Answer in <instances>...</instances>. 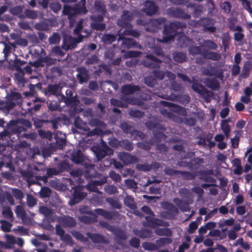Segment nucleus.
<instances>
[{"instance_id":"1","label":"nucleus","mask_w":252,"mask_h":252,"mask_svg":"<svg viewBox=\"0 0 252 252\" xmlns=\"http://www.w3.org/2000/svg\"><path fill=\"white\" fill-rule=\"evenodd\" d=\"M31 168V171H25L23 173V177L27 179L28 183L30 185L35 184L38 180L43 181L46 171L45 164L37 163L33 165Z\"/></svg>"},{"instance_id":"2","label":"nucleus","mask_w":252,"mask_h":252,"mask_svg":"<svg viewBox=\"0 0 252 252\" xmlns=\"http://www.w3.org/2000/svg\"><path fill=\"white\" fill-rule=\"evenodd\" d=\"M162 61L152 54H148L142 61L143 65L148 68L155 69L153 71L154 76L159 79L162 80L165 76L164 71L159 70L160 63Z\"/></svg>"},{"instance_id":"3","label":"nucleus","mask_w":252,"mask_h":252,"mask_svg":"<svg viewBox=\"0 0 252 252\" xmlns=\"http://www.w3.org/2000/svg\"><path fill=\"white\" fill-rule=\"evenodd\" d=\"M86 7V1H80L76 3L74 6L64 5L63 13L68 16L70 24H73L78 14H86L87 12Z\"/></svg>"},{"instance_id":"4","label":"nucleus","mask_w":252,"mask_h":252,"mask_svg":"<svg viewBox=\"0 0 252 252\" xmlns=\"http://www.w3.org/2000/svg\"><path fill=\"white\" fill-rule=\"evenodd\" d=\"M186 27L187 24L185 23L178 21L165 25L163 31V33L165 35L164 40L166 42L172 40L177 32L182 31Z\"/></svg>"},{"instance_id":"5","label":"nucleus","mask_w":252,"mask_h":252,"mask_svg":"<svg viewBox=\"0 0 252 252\" xmlns=\"http://www.w3.org/2000/svg\"><path fill=\"white\" fill-rule=\"evenodd\" d=\"M98 161L101 160L106 156H110L114 154L113 150L111 149L107 143L103 140L98 144L94 145L91 148Z\"/></svg>"},{"instance_id":"6","label":"nucleus","mask_w":252,"mask_h":252,"mask_svg":"<svg viewBox=\"0 0 252 252\" xmlns=\"http://www.w3.org/2000/svg\"><path fill=\"white\" fill-rule=\"evenodd\" d=\"M189 54L192 56L201 55L203 59L211 60L214 61H219L221 59V55L215 52L208 50L201 51V46H190L188 49Z\"/></svg>"},{"instance_id":"7","label":"nucleus","mask_w":252,"mask_h":252,"mask_svg":"<svg viewBox=\"0 0 252 252\" xmlns=\"http://www.w3.org/2000/svg\"><path fill=\"white\" fill-rule=\"evenodd\" d=\"M81 41L82 39L81 37L77 36V38H76L70 35L65 34L63 36L62 48L65 51L73 49L77 46L78 43Z\"/></svg>"},{"instance_id":"8","label":"nucleus","mask_w":252,"mask_h":252,"mask_svg":"<svg viewBox=\"0 0 252 252\" xmlns=\"http://www.w3.org/2000/svg\"><path fill=\"white\" fill-rule=\"evenodd\" d=\"M90 19L92 21V22L90 24V27L92 29L99 31L105 30L106 25L103 23L104 17L103 15H92L90 17Z\"/></svg>"},{"instance_id":"9","label":"nucleus","mask_w":252,"mask_h":252,"mask_svg":"<svg viewBox=\"0 0 252 252\" xmlns=\"http://www.w3.org/2000/svg\"><path fill=\"white\" fill-rule=\"evenodd\" d=\"M153 216H146L145 219V222H144L143 224L145 226L150 227L152 228H156L157 226H163L168 227L169 226V223L167 221H163L161 220L155 218Z\"/></svg>"},{"instance_id":"10","label":"nucleus","mask_w":252,"mask_h":252,"mask_svg":"<svg viewBox=\"0 0 252 252\" xmlns=\"http://www.w3.org/2000/svg\"><path fill=\"white\" fill-rule=\"evenodd\" d=\"M122 40L121 45L122 53L125 52V49L140 48V45L133 39L131 38H126L123 35H119L118 41Z\"/></svg>"},{"instance_id":"11","label":"nucleus","mask_w":252,"mask_h":252,"mask_svg":"<svg viewBox=\"0 0 252 252\" xmlns=\"http://www.w3.org/2000/svg\"><path fill=\"white\" fill-rule=\"evenodd\" d=\"M83 21L80 19L74 29L73 33L78 37H81L82 41L84 38H87L91 35L92 30L85 29L83 26Z\"/></svg>"},{"instance_id":"12","label":"nucleus","mask_w":252,"mask_h":252,"mask_svg":"<svg viewBox=\"0 0 252 252\" xmlns=\"http://www.w3.org/2000/svg\"><path fill=\"white\" fill-rule=\"evenodd\" d=\"M71 188L74 189V191L73 197L70 200L69 204L71 206H73L83 200L87 196V193L83 191V189L80 187L76 186Z\"/></svg>"},{"instance_id":"13","label":"nucleus","mask_w":252,"mask_h":252,"mask_svg":"<svg viewBox=\"0 0 252 252\" xmlns=\"http://www.w3.org/2000/svg\"><path fill=\"white\" fill-rule=\"evenodd\" d=\"M167 14L174 18L186 19H189L190 15L186 12L181 8L179 7H170L167 9Z\"/></svg>"},{"instance_id":"14","label":"nucleus","mask_w":252,"mask_h":252,"mask_svg":"<svg viewBox=\"0 0 252 252\" xmlns=\"http://www.w3.org/2000/svg\"><path fill=\"white\" fill-rule=\"evenodd\" d=\"M198 23L203 27V31L205 32L214 33L216 32V28L214 26V21L212 18L208 17L201 18L198 21Z\"/></svg>"},{"instance_id":"15","label":"nucleus","mask_w":252,"mask_h":252,"mask_svg":"<svg viewBox=\"0 0 252 252\" xmlns=\"http://www.w3.org/2000/svg\"><path fill=\"white\" fill-rule=\"evenodd\" d=\"M111 232L114 235V240L117 244L124 247L123 240H126L127 239L126 233L122 229L115 226L111 231Z\"/></svg>"},{"instance_id":"16","label":"nucleus","mask_w":252,"mask_h":252,"mask_svg":"<svg viewBox=\"0 0 252 252\" xmlns=\"http://www.w3.org/2000/svg\"><path fill=\"white\" fill-rule=\"evenodd\" d=\"M134 19V15L128 10H124L121 16V19L117 21V25L122 27H130V22Z\"/></svg>"},{"instance_id":"17","label":"nucleus","mask_w":252,"mask_h":252,"mask_svg":"<svg viewBox=\"0 0 252 252\" xmlns=\"http://www.w3.org/2000/svg\"><path fill=\"white\" fill-rule=\"evenodd\" d=\"M199 179L205 182L216 184V179L211 176L214 175V171L212 169H208L199 171Z\"/></svg>"},{"instance_id":"18","label":"nucleus","mask_w":252,"mask_h":252,"mask_svg":"<svg viewBox=\"0 0 252 252\" xmlns=\"http://www.w3.org/2000/svg\"><path fill=\"white\" fill-rule=\"evenodd\" d=\"M6 127L10 130L13 134H19L22 132L25 131L26 129L22 125H19L17 120H11L7 125Z\"/></svg>"},{"instance_id":"19","label":"nucleus","mask_w":252,"mask_h":252,"mask_svg":"<svg viewBox=\"0 0 252 252\" xmlns=\"http://www.w3.org/2000/svg\"><path fill=\"white\" fill-rule=\"evenodd\" d=\"M118 157L124 164L126 165L135 163L139 161L138 158L137 157L126 152L120 153Z\"/></svg>"},{"instance_id":"20","label":"nucleus","mask_w":252,"mask_h":252,"mask_svg":"<svg viewBox=\"0 0 252 252\" xmlns=\"http://www.w3.org/2000/svg\"><path fill=\"white\" fill-rule=\"evenodd\" d=\"M76 71L78 72L76 77L80 84H82L87 83L89 81L90 79L89 71L85 67H78L76 69Z\"/></svg>"},{"instance_id":"21","label":"nucleus","mask_w":252,"mask_h":252,"mask_svg":"<svg viewBox=\"0 0 252 252\" xmlns=\"http://www.w3.org/2000/svg\"><path fill=\"white\" fill-rule=\"evenodd\" d=\"M86 234L88 237L94 243L108 244L109 243V240L103 235L98 233H92L90 232H87Z\"/></svg>"},{"instance_id":"22","label":"nucleus","mask_w":252,"mask_h":252,"mask_svg":"<svg viewBox=\"0 0 252 252\" xmlns=\"http://www.w3.org/2000/svg\"><path fill=\"white\" fill-rule=\"evenodd\" d=\"M144 1L143 11L149 16L155 14L158 10V7L155 4L154 1Z\"/></svg>"},{"instance_id":"23","label":"nucleus","mask_w":252,"mask_h":252,"mask_svg":"<svg viewBox=\"0 0 252 252\" xmlns=\"http://www.w3.org/2000/svg\"><path fill=\"white\" fill-rule=\"evenodd\" d=\"M140 91V87L139 86L132 84L124 85L121 88V92L124 95L133 94Z\"/></svg>"},{"instance_id":"24","label":"nucleus","mask_w":252,"mask_h":252,"mask_svg":"<svg viewBox=\"0 0 252 252\" xmlns=\"http://www.w3.org/2000/svg\"><path fill=\"white\" fill-rule=\"evenodd\" d=\"M59 222L64 227H73L76 226L75 220L69 216H64L59 220Z\"/></svg>"},{"instance_id":"25","label":"nucleus","mask_w":252,"mask_h":252,"mask_svg":"<svg viewBox=\"0 0 252 252\" xmlns=\"http://www.w3.org/2000/svg\"><path fill=\"white\" fill-rule=\"evenodd\" d=\"M174 202L177 207L183 212H188L189 210V204L193 202H190L189 201L182 200L181 199L176 198L174 199Z\"/></svg>"},{"instance_id":"26","label":"nucleus","mask_w":252,"mask_h":252,"mask_svg":"<svg viewBox=\"0 0 252 252\" xmlns=\"http://www.w3.org/2000/svg\"><path fill=\"white\" fill-rule=\"evenodd\" d=\"M178 192L184 200L189 201L190 202H193L194 195L191 191V189L190 190L186 188H182L179 189Z\"/></svg>"},{"instance_id":"27","label":"nucleus","mask_w":252,"mask_h":252,"mask_svg":"<svg viewBox=\"0 0 252 252\" xmlns=\"http://www.w3.org/2000/svg\"><path fill=\"white\" fill-rule=\"evenodd\" d=\"M71 158L73 162L79 164L83 162L84 157L81 150H74L71 154Z\"/></svg>"},{"instance_id":"28","label":"nucleus","mask_w":252,"mask_h":252,"mask_svg":"<svg viewBox=\"0 0 252 252\" xmlns=\"http://www.w3.org/2000/svg\"><path fill=\"white\" fill-rule=\"evenodd\" d=\"M206 86L212 90H218L220 88L219 82L216 78H206L204 80Z\"/></svg>"},{"instance_id":"29","label":"nucleus","mask_w":252,"mask_h":252,"mask_svg":"<svg viewBox=\"0 0 252 252\" xmlns=\"http://www.w3.org/2000/svg\"><path fill=\"white\" fill-rule=\"evenodd\" d=\"M159 164L158 162H153L151 165L146 163L138 164L136 165V168L139 171L147 172L150 171L153 167L154 168L158 169L159 167Z\"/></svg>"},{"instance_id":"30","label":"nucleus","mask_w":252,"mask_h":252,"mask_svg":"<svg viewBox=\"0 0 252 252\" xmlns=\"http://www.w3.org/2000/svg\"><path fill=\"white\" fill-rule=\"evenodd\" d=\"M252 69L251 62L250 61L246 62L244 64L240 77L243 79L247 78L250 75Z\"/></svg>"},{"instance_id":"31","label":"nucleus","mask_w":252,"mask_h":252,"mask_svg":"<svg viewBox=\"0 0 252 252\" xmlns=\"http://www.w3.org/2000/svg\"><path fill=\"white\" fill-rule=\"evenodd\" d=\"M94 212L98 215L101 216L107 220H111L114 218L113 213L103 209L98 208L94 210Z\"/></svg>"},{"instance_id":"32","label":"nucleus","mask_w":252,"mask_h":252,"mask_svg":"<svg viewBox=\"0 0 252 252\" xmlns=\"http://www.w3.org/2000/svg\"><path fill=\"white\" fill-rule=\"evenodd\" d=\"M72 166L65 160L60 162L57 164V168L60 174L64 172H68L71 170Z\"/></svg>"},{"instance_id":"33","label":"nucleus","mask_w":252,"mask_h":252,"mask_svg":"<svg viewBox=\"0 0 252 252\" xmlns=\"http://www.w3.org/2000/svg\"><path fill=\"white\" fill-rule=\"evenodd\" d=\"M65 94L66 96H63V98L64 101L66 105H70L75 102L76 96H73V92L71 89H67L65 92Z\"/></svg>"},{"instance_id":"34","label":"nucleus","mask_w":252,"mask_h":252,"mask_svg":"<svg viewBox=\"0 0 252 252\" xmlns=\"http://www.w3.org/2000/svg\"><path fill=\"white\" fill-rule=\"evenodd\" d=\"M155 233L158 236H165L166 237H170L172 235L171 230L167 227L165 228L156 227Z\"/></svg>"},{"instance_id":"35","label":"nucleus","mask_w":252,"mask_h":252,"mask_svg":"<svg viewBox=\"0 0 252 252\" xmlns=\"http://www.w3.org/2000/svg\"><path fill=\"white\" fill-rule=\"evenodd\" d=\"M60 90L59 85H49L46 90L45 91L46 95H56Z\"/></svg>"},{"instance_id":"36","label":"nucleus","mask_w":252,"mask_h":252,"mask_svg":"<svg viewBox=\"0 0 252 252\" xmlns=\"http://www.w3.org/2000/svg\"><path fill=\"white\" fill-rule=\"evenodd\" d=\"M173 58L174 61L179 63L185 62L187 60L186 54L181 52H174L173 53Z\"/></svg>"},{"instance_id":"37","label":"nucleus","mask_w":252,"mask_h":252,"mask_svg":"<svg viewBox=\"0 0 252 252\" xmlns=\"http://www.w3.org/2000/svg\"><path fill=\"white\" fill-rule=\"evenodd\" d=\"M60 175L57 168H46L45 177H43V181H46L49 177H52L55 175Z\"/></svg>"},{"instance_id":"38","label":"nucleus","mask_w":252,"mask_h":252,"mask_svg":"<svg viewBox=\"0 0 252 252\" xmlns=\"http://www.w3.org/2000/svg\"><path fill=\"white\" fill-rule=\"evenodd\" d=\"M8 98L12 101H15L16 103L19 105L22 104V96L19 92H12L8 96Z\"/></svg>"},{"instance_id":"39","label":"nucleus","mask_w":252,"mask_h":252,"mask_svg":"<svg viewBox=\"0 0 252 252\" xmlns=\"http://www.w3.org/2000/svg\"><path fill=\"white\" fill-rule=\"evenodd\" d=\"M2 215L4 218L11 221H12L14 219L13 212L11 208L8 206L3 207L2 211Z\"/></svg>"},{"instance_id":"40","label":"nucleus","mask_w":252,"mask_h":252,"mask_svg":"<svg viewBox=\"0 0 252 252\" xmlns=\"http://www.w3.org/2000/svg\"><path fill=\"white\" fill-rule=\"evenodd\" d=\"M121 128L123 131L127 134H133L135 132H139L138 130L134 129V127L127 123H123L121 125Z\"/></svg>"},{"instance_id":"41","label":"nucleus","mask_w":252,"mask_h":252,"mask_svg":"<svg viewBox=\"0 0 252 252\" xmlns=\"http://www.w3.org/2000/svg\"><path fill=\"white\" fill-rule=\"evenodd\" d=\"M124 203L129 208L134 210L136 208L134 198L130 195H127L124 198Z\"/></svg>"},{"instance_id":"42","label":"nucleus","mask_w":252,"mask_h":252,"mask_svg":"<svg viewBox=\"0 0 252 252\" xmlns=\"http://www.w3.org/2000/svg\"><path fill=\"white\" fill-rule=\"evenodd\" d=\"M119 145L122 148L128 151H131L133 149L132 143L128 140H123L119 142Z\"/></svg>"},{"instance_id":"43","label":"nucleus","mask_w":252,"mask_h":252,"mask_svg":"<svg viewBox=\"0 0 252 252\" xmlns=\"http://www.w3.org/2000/svg\"><path fill=\"white\" fill-rule=\"evenodd\" d=\"M116 40L115 35L112 34L106 33L102 35L101 40L106 44H110Z\"/></svg>"},{"instance_id":"44","label":"nucleus","mask_w":252,"mask_h":252,"mask_svg":"<svg viewBox=\"0 0 252 252\" xmlns=\"http://www.w3.org/2000/svg\"><path fill=\"white\" fill-rule=\"evenodd\" d=\"M17 218L24 220L26 218V213L24 207L21 205H17L15 210Z\"/></svg>"},{"instance_id":"45","label":"nucleus","mask_w":252,"mask_h":252,"mask_svg":"<svg viewBox=\"0 0 252 252\" xmlns=\"http://www.w3.org/2000/svg\"><path fill=\"white\" fill-rule=\"evenodd\" d=\"M137 235L141 238H149L152 237V231L148 228H142L140 230Z\"/></svg>"},{"instance_id":"46","label":"nucleus","mask_w":252,"mask_h":252,"mask_svg":"<svg viewBox=\"0 0 252 252\" xmlns=\"http://www.w3.org/2000/svg\"><path fill=\"white\" fill-rule=\"evenodd\" d=\"M54 138L56 140V146L58 149H62L65 145L66 140L64 135L63 137H60L57 134H55Z\"/></svg>"},{"instance_id":"47","label":"nucleus","mask_w":252,"mask_h":252,"mask_svg":"<svg viewBox=\"0 0 252 252\" xmlns=\"http://www.w3.org/2000/svg\"><path fill=\"white\" fill-rule=\"evenodd\" d=\"M94 6L96 10L100 13V15L104 16L106 12V10L105 5L101 2V1H94Z\"/></svg>"},{"instance_id":"48","label":"nucleus","mask_w":252,"mask_h":252,"mask_svg":"<svg viewBox=\"0 0 252 252\" xmlns=\"http://www.w3.org/2000/svg\"><path fill=\"white\" fill-rule=\"evenodd\" d=\"M73 237L76 239L82 242H87L88 241V238L85 237L81 232L77 230H74L71 232Z\"/></svg>"},{"instance_id":"49","label":"nucleus","mask_w":252,"mask_h":252,"mask_svg":"<svg viewBox=\"0 0 252 252\" xmlns=\"http://www.w3.org/2000/svg\"><path fill=\"white\" fill-rule=\"evenodd\" d=\"M27 62L25 61H22L20 60L19 59L16 58L14 61H13V67L15 68V69L18 71H22V66L26 64Z\"/></svg>"},{"instance_id":"50","label":"nucleus","mask_w":252,"mask_h":252,"mask_svg":"<svg viewBox=\"0 0 252 252\" xmlns=\"http://www.w3.org/2000/svg\"><path fill=\"white\" fill-rule=\"evenodd\" d=\"M157 245L158 247H163L166 245H168L172 243V240L169 238L162 237L156 241Z\"/></svg>"},{"instance_id":"51","label":"nucleus","mask_w":252,"mask_h":252,"mask_svg":"<svg viewBox=\"0 0 252 252\" xmlns=\"http://www.w3.org/2000/svg\"><path fill=\"white\" fill-rule=\"evenodd\" d=\"M16 46L14 43L9 42V43L5 44L3 50V53L4 54L5 59H7L8 56L9 55L11 52L12 48H15Z\"/></svg>"},{"instance_id":"52","label":"nucleus","mask_w":252,"mask_h":252,"mask_svg":"<svg viewBox=\"0 0 252 252\" xmlns=\"http://www.w3.org/2000/svg\"><path fill=\"white\" fill-rule=\"evenodd\" d=\"M203 46L210 50H216L218 49L217 44L213 41L211 40H204L203 41Z\"/></svg>"},{"instance_id":"53","label":"nucleus","mask_w":252,"mask_h":252,"mask_svg":"<svg viewBox=\"0 0 252 252\" xmlns=\"http://www.w3.org/2000/svg\"><path fill=\"white\" fill-rule=\"evenodd\" d=\"M0 223H1V229L3 232H9L11 231L12 224L10 222L6 220H0Z\"/></svg>"},{"instance_id":"54","label":"nucleus","mask_w":252,"mask_h":252,"mask_svg":"<svg viewBox=\"0 0 252 252\" xmlns=\"http://www.w3.org/2000/svg\"><path fill=\"white\" fill-rule=\"evenodd\" d=\"M33 122V125L36 128H41L43 126L44 124L49 123V120H41L37 117H33L32 119Z\"/></svg>"},{"instance_id":"55","label":"nucleus","mask_w":252,"mask_h":252,"mask_svg":"<svg viewBox=\"0 0 252 252\" xmlns=\"http://www.w3.org/2000/svg\"><path fill=\"white\" fill-rule=\"evenodd\" d=\"M153 134L157 143H159L161 142L162 140H165L167 137L166 135L161 131H154Z\"/></svg>"},{"instance_id":"56","label":"nucleus","mask_w":252,"mask_h":252,"mask_svg":"<svg viewBox=\"0 0 252 252\" xmlns=\"http://www.w3.org/2000/svg\"><path fill=\"white\" fill-rule=\"evenodd\" d=\"M182 122L186 126H192L195 125L196 120L195 118L184 117L182 119Z\"/></svg>"},{"instance_id":"57","label":"nucleus","mask_w":252,"mask_h":252,"mask_svg":"<svg viewBox=\"0 0 252 252\" xmlns=\"http://www.w3.org/2000/svg\"><path fill=\"white\" fill-rule=\"evenodd\" d=\"M24 75L25 74L23 72V70L18 71L14 74L15 77L18 82L22 84H24L27 82L26 78L24 77Z\"/></svg>"},{"instance_id":"58","label":"nucleus","mask_w":252,"mask_h":252,"mask_svg":"<svg viewBox=\"0 0 252 252\" xmlns=\"http://www.w3.org/2000/svg\"><path fill=\"white\" fill-rule=\"evenodd\" d=\"M230 38V36L228 33L225 32L223 34V36L222 37V44L224 50H226L229 47Z\"/></svg>"},{"instance_id":"59","label":"nucleus","mask_w":252,"mask_h":252,"mask_svg":"<svg viewBox=\"0 0 252 252\" xmlns=\"http://www.w3.org/2000/svg\"><path fill=\"white\" fill-rule=\"evenodd\" d=\"M105 191L108 194H114L118 192L116 186L112 185H107L104 187Z\"/></svg>"},{"instance_id":"60","label":"nucleus","mask_w":252,"mask_h":252,"mask_svg":"<svg viewBox=\"0 0 252 252\" xmlns=\"http://www.w3.org/2000/svg\"><path fill=\"white\" fill-rule=\"evenodd\" d=\"M129 114L132 117L136 118H141L144 116V112L138 110L131 109L129 111Z\"/></svg>"},{"instance_id":"61","label":"nucleus","mask_w":252,"mask_h":252,"mask_svg":"<svg viewBox=\"0 0 252 252\" xmlns=\"http://www.w3.org/2000/svg\"><path fill=\"white\" fill-rule=\"evenodd\" d=\"M12 132L7 129H4L2 131L0 132V138L2 140H8L11 139Z\"/></svg>"},{"instance_id":"62","label":"nucleus","mask_w":252,"mask_h":252,"mask_svg":"<svg viewBox=\"0 0 252 252\" xmlns=\"http://www.w3.org/2000/svg\"><path fill=\"white\" fill-rule=\"evenodd\" d=\"M51 189L47 187H43L41 188L39 192L40 196L42 197H48L51 194Z\"/></svg>"},{"instance_id":"63","label":"nucleus","mask_w":252,"mask_h":252,"mask_svg":"<svg viewBox=\"0 0 252 252\" xmlns=\"http://www.w3.org/2000/svg\"><path fill=\"white\" fill-rule=\"evenodd\" d=\"M39 212L45 217H50L53 213L52 210L46 206H40L39 209Z\"/></svg>"},{"instance_id":"64","label":"nucleus","mask_w":252,"mask_h":252,"mask_svg":"<svg viewBox=\"0 0 252 252\" xmlns=\"http://www.w3.org/2000/svg\"><path fill=\"white\" fill-rule=\"evenodd\" d=\"M27 203L29 207H32L36 204L37 199L31 194L27 196Z\"/></svg>"}]
</instances>
